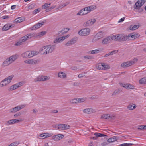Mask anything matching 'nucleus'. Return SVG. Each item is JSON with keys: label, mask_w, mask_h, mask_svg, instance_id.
<instances>
[{"label": "nucleus", "mask_w": 146, "mask_h": 146, "mask_svg": "<svg viewBox=\"0 0 146 146\" xmlns=\"http://www.w3.org/2000/svg\"><path fill=\"white\" fill-rule=\"evenodd\" d=\"M54 45H48L43 47L40 50V52L43 54H46L47 53H52L55 49Z\"/></svg>", "instance_id": "obj_1"}, {"label": "nucleus", "mask_w": 146, "mask_h": 146, "mask_svg": "<svg viewBox=\"0 0 146 146\" xmlns=\"http://www.w3.org/2000/svg\"><path fill=\"white\" fill-rule=\"evenodd\" d=\"M113 38L114 40L119 42L124 41L129 39V35L124 34H118L113 35Z\"/></svg>", "instance_id": "obj_2"}, {"label": "nucleus", "mask_w": 146, "mask_h": 146, "mask_svg": "<svg viewBox=\"0 0 146 146\" xmlns=\"http://www.w3.org/2000/svg\"><path fill=\"white\" fill-rule=\"evenodd\" d=\"M14 77L13 75L10 76L3 80L0 83L1 87L6 86L10 82L12 78Z\"/></svg>", "instance_id": "obj_3"}, {"label": "nucleus", "mask_w": 146, "mask_h": 146, "mask_svg": "<svg viewBox=\"0 0 146 146\" xmlns=\"http://www.w3.org/2000/svg\"><path fill=\"white\" fill-rule=\"evenodd\" d=\"M90 32V29L88 28H86L80 30L78 32V33L80 36H85L88 35Z\"/></svg>", "instance_id": "obj_4"}, {"label": "nucleus", "mask_w": 146, "mask_h": 146, "mask_svg": "<svg viewBox=\"0 0 146 146\" xmlns=\"http://www.w3.org/2000/svg\"><path fill=\"white\" fill-rule=\"evenodd\" d=\"M104 33L102 31H100L97 33L94 36L92 41L96 42L104 36Z\"/></svg>", "instance_id": "obj_5"}, {"label": "nucleus", "mask_w": 146, "mask_h": 146, "mask_svg": "<svg viewBox=\"0 0 146 146\" xmlns=\"http://www.w3.org/2000/svg\"><path fill=\"white\" fill-rule=\"evenodd\" d=\"M146 0H138L135 4L134 6V9H139L140 7L142 6L145 2Z\"/></svg>", "instance_id": "obj_6"}, {"label": "nucleus", "mask_w": 146, "mask_h": 146, "mask_svg": "<svg viewBox=\"0 0 146 146\" xmlns=\"http://www.w3.org/2000/svg\"><path fill=\"white\" fill-rule=\"evenodd\" d=\"M49 78H50L47 76H39L34 79V81L35 82L44 81L49 80Z\"/></svg>", "instance_id": "obj_7"}, {"label": "nucleus", "mask_w": 146, "mask_h": 146, "mask_svg": "<svg viewBox=\"0 0 146 146\" xmlns=\"http://www.w3.org/2000/svg\"><path fill=\"white\" fill-rule=\"evenodd\" d=\"M36 38L35 33H31L23 37V41H25L26 40L32 37Z\"/></svg>", "instance_id": "obj_8"}, {"label": "nucleus", "mask_w": 146, "mask_h": 146, "mask_svg": "<svg viewBox=\"0 0 146 146\" xmlns=\"http://www.w3.org/2000/svg\"><path fill=\"white\" fill-rule=\"evenodd\" d=\"M25 106V105H21L15 107L11 110L10 112L15 113L23 108Z\"/></svg>", "instance_id": "obj_9"}, {"label": "nucleus", "mask_w": 146, "mask_h": 146, "mask_svg": "<svg viewBox=\"0 0 146 146\" xmlns=\"http://www.w3.org/2000/svg\"><path fill=\"white\" fill-rule=\"evenodd\" d=\"M23 82H20L19 83L11 86L10 88L9 89V91H12L15 90L20 86H22L23 84Z\"/></svg>", "instance_id": "obj_10"}, {"label": "nucleus", "mask_w": 146, "mask_h": 146, "mask_svg": "<svg viewBox=\"0 0 146 146\" xmlns=\"http://www.w3.org/2000/svg\"><path fill=\"white\" fill-rule=\"evenodd\" d=\"M113 36H110L104 38L102 41V43L103 44H107L109 43L111 40H114L113 38Z\"/></svg>", "instance_id": "obj_11"}, {"label": "nucleus", "mask_w": 146, "mask_h": 146, "mask_svg": "<svg viewBox=\"0 0 146 146\" xmlns=\"http://www.w3.org/2000/svg\"><path fill=\"white\" fill-rule=\"evenodd\" d=\"M96 19H91L84 23L83 25L84 27L91 26L96 22Z\"/></svg>", "instance_id": "obj_12"}, {"label": "nucleus", "mask_w": 146, "mask_h": 146, "mask_svg": "<svg viewBox=\"0 0 146 146\" xmlns=\"http://www.w3.org/2000/svg\"><path fill=\"white\" fill-rule=\"evenodd\" d=\"M23 121L21 119L20 120H17V119H14L10 120L7 122V125H9L15 123H17L19 122H21Z\"/></svg>", "instance_id": "obj_13"}, {"label": "nucleus", "mask_w": 146, "mask_h": 146, "mask_svg": "<svg viewBox=\"0 0 146 146\" xmlns=\"http://www.w3.org/2000/svg\"><path fill=\"white\" fill-rule=\"evenodd\" d=\"M38 61L34 59H27L24 61L26 63L31 64H35L37 63Z\"/></svg>", "instance_id": "obj_14"}, {"label": "nucleus", "mask_w": 146, "mask_h": 146, "mask_svg": "<svg viewBox=\"0 0 146 146\" xmlns=\"http://www.w3.org/2000/svg\"><path fill=\"white\" fill-rule=\"evenodd\" d=\"M64 136L63 134H58L52 136V139L56 141H58L61 139Z\"/></svg>", "instance_id": "obj_15"}, {"label": "nucleus", "mask_w": 146, "mask_h": 146, "mask_svg": "<svg viewBox=\"0 0 146 146\" xmlns=\"http://www.w3.org/2000/svg\"><path fill=\"white\" fill-rule=\"evenodd\" d=\"M129 38H131L132 39H134L139 37L140 36V35L138 33L133 32L129 34Z\"/></svg>", "instance_id": "obj_16"}, {"label": "nucleus", "mask_w": 146, "mask_h": 146, "mask_svg": "<svg viewBox=\"0 0 146 146\" xmlns=\"http://www.w3.org/2000/svg\"><path fill=\"white\" fill-rule=\"evenodd\" d=\"M44 22L43 21L42 23H38L34 25L32 27L31 30H34L37 29L41 27L42 25L44 23Z\"/></svg>", "instance_id": "obj_17"}, {"label": "nucleus", "mask_w": 146, "mask_h": 146, "mask_svg": "<svg viewBox=\"0 0 146 146\" xmlns=\"http://www.w3.org/2000/svg\"><path fill=\"white\" fill-rule=\"evenodd\" d=\"M76 38H73L67 42L65 44V45L67 46H68L74 44V43H76Z\"/></svg>", "instance_id": "obj_18"}, {"label": "nucleus", "mask_w": 146, "mask_h": 146, "mask_svg": "<svg viewBox=\"0 0 146 146\" xmlns=\"http://www.w3.org/2000/svg\"><path fill=\"white\" fill-rule=\"evenodd\" d=\"M121 86L127 89H133L134 88V86L133 85L130 84H121Z\"/></svg>", "instance_id": "obj_19"}, {"label": "nucleus", "mask_w": 146, "mask_h": 146, "mask_svg": "<svg viewBox=\"0 0 146 146\" xmlns=\"http://www.w3.org/2000/svg\"><path fill=\"white\" fill-rule=\"evenodd\" d=\"M96 112L95 110L92 108H86L83 110L84 113H86L90 114L94 113Z\"/></svg>", "instance_id": "obj_20"}, {"label": "nucleus", "mask_w": 146, "mask_h": 146, "mask_svg": "<svg viewBox=\"0 0 146 146\" xmlns=\"http://www.w3.org/2000/svg\"><path fill=\"white\" fill-rule=\"evenodd\" d=\"M137 59L135 58L133 59L131 61L126 62L127 67L130 66L131 65L134 64L137 61Z\"/></svg>", "instance_id": "obj_21"}, {"label": "nucleus", "mask_w": 146, "mask_h": 146, "mask_svg": "<svg viewBox=\"0 0 146 146\" xmlns=\"http://www.w3.org/2000/svg\"><path fill=\"white\" fill-rule=\"evenodd\" d=\"M13 27V25H10L9 24H7L3 26L2 29V30L4 31H6L9 30L10 28Z\"/></svg>", "instance_id": "obj_22"}, {"label": "nucleus", "mask_w": 146, "mask_h": 146, "mask_svg": "<svg viewBox=\"0 0 146 146\" xmlns=\"http://www.w3.org/2000/svg\"><path fill=\"white\" fill-rule=\"evenodd\" d=\"M18 57V55L17 54L11 56L8 58V59L10 61V62L11 63L15 60L17 59Z\"/></svg>", "instance_id": "obj_23"}, {"label": "nucleus", "mask_w": 146, "mask_h": 146, "mask_svg": "<svg viewBox=\"0 0 146 146\" xmlns=\"http://www.w3.org/2000/svg\"><path fill=\"white\" fill-rule=\"evenodd\" d=\"M119 139V137L116 136H114L111 137L108 139V142L109 143L117 141Z\"/></svg>", "instance_id": "obj_24"}, {"label": "nucleus", "mask_w": 146, "mask_h": 146, "mask_svg": "<svg viewBox=\"0 0 146 146\" xmlns=\"http://www.w3.org/2000/svg\"><path fill=\"white\" fill-rule=\"evenodd\" d=\"M87 13L86 11V8H85L80 10L78 13L77 14V15H83L87 14Z\"/></svg>", "instance_id": "obj_25"}, {"label": "nucleus", "mask_w": 146, "mask_h": 146, "mask_svg": "<svg viewBox=\"0 0 146 146\" xmlns=\"http://www.w3.org/2000/svg\"><path fill=\"white\" fill-rule=\"evenodd\" d=\"M25 19L24 17H21L17 18L15 20V22L17 23H18L24 21Z\"/></svg>", "instance_id": "obj_26"}, {"label": "nucleus", "mask_w": 146, "mask_h": 146, "mask_svg": "<svg viewBox=\"0 0 146 146\" xmlns=\"http://www.w3.org/2000/svg\"><path fill=\"white\" fill-rule=\"evenodd\" d=\"M29 54V51H27L22 54L21 56L23 58H30Z\"/></svg>", "instance_id": "obj_27"}, {"label": "nucleus", "mask_w": 146, "mask_h": 146, "mask_svg": "<svg viewBox=\"0 0 146 146\" xmlns=\"http://www.w3.org/2000/svg\"><path fill=\"white\" fill-rule=\"evenodd\" d=\"M58 76L59 77L61 78H65L66 77V74L62 72H60L58 74Z\"/></svg>", "instance_id": "obj_28"}, {"label": "nucleus", "mask_w": 146, "mask_h": 146, "mask_svg": "<svg viewBox=\"0 0 146 146\" xmlns=\"http://www.w3.org/2000/svg\"><path fill=\"white\" fill-rule=\"evenodd\" d=\"M29 52L30 53V58L32 57L35 55H37L38 54V52L36 51H29Z\"/></svg>", "instance_id": "obj_29"}, {"label": "nucleus", "mask_w": 146, "mask_h": 146, "mask_svg": "<svg viewBox=\"0 0 146 146\" xmlns=\"http://www.w3.org/2000/svg\"><path fill=\"white\" fill-rule=\"evenodd\" d=\"M135 105L133 104H130L127 107V109L129 110H133L136 107Z\"/></svg>", "instance_id": "obj_30"}, {"label": "nucleus", "mask_w": 146, "mask_h": 146, "mask_svg": "<svg viewBox=\"0 0 146 146\" xmlns=\"http://www.w3.org/2000/svg\"><path fill=\"white\" fill-rule=\"evenodd\" d=\"M139 82L141 84H146V78L143 77L142 78L139 80Z\"/></svg>", "instance_id": "obj_31"}, {"label": "nucleus", "mask_w": 146, "mask_h": 146, "mask_svg": "<svg viewBox=\"0 0 146 146\" xmlns=\"http://www.w3.org/2000/svg\"><path fill=\"white\" fill-rule=\"evenodd\" d=\"M63 41L62 37H60L54 39V43L56 44L59 43Z\"/></svg>", "instance_id": "obj_32"}, {"label": "nucleus", "mask_w": 146, "mask_h": 146, "mask_svg": "<svg viewBox=\"0 0 146 146\" xmlns=\"http://www.w3.org/2000/svg\"><path fill=\"white\" fill-rule=\"evenodd\" d=\"M94 135L97 137H103L105 136H107L105 135L104 134H102L99 133H94Z\"/></svg>", "instance_id": "obj_33"}, {"label": "nucleus", "mask_w": 146, "mask_h": 146, "mask_svg": "<svg viewBox=\"0 0 146 146\" xmlns=\"http://www.w3.org/2000/svg\"><path fill=\"white\" fill-rule=\"evenodd\" d=\"M22 39L23 37L21 38L20 40H19L16 43L15 45V46H19L21 45L22 44V43L25 42L23 41Z\"/></svg>", "instance_id": "obj_34"}, {"label": "nucleus", "mask_w": 146, "mask_h": 146, "mask_svg": "<svg viewBox=\"0 0 146 146\" xmlns=\"http://www.w3.org/2000/svg\"><path fill=\"white\" fill-rule=\"evenodd\" d=\"M109 114L102 115L101 118L104 119H109Z\"/></svg>", "instance_id": "obj_35"}, {"label": "nucleus", "mask_w": 146, "mask_h": 146, "mask_svg": "<svg viewBox=\"0 0 146 146\" xmlns=\"http://www.w3.org/2000/svg\"><path fill=\"white\" fill-rule=\"evenodd\" d=\"M103 63H100L96 66L98 70H103Z\"/></svg>", "instance_id": "obj_36"}, {"label": "nucleus", "mask_w": 146, "mask_h": 146, "mask_svg": "<svg viewBox=\"0 0 146 146\" xmlns=\"http://www.w3.org/2000/svg\"><path fill=\"white\" fill-rule=\"evenodd\" d=\"M11 63L10 62V61L9 60L8 58L5 60L3 63V64L5 66H7Z\"/></svg>", "instance_id": "obj_37"}, {"label": "nucleus", "mask_w": 146, "mask_h": 146, "mask_svg": "<svg viewBox=\"0 0 146 146\" xmlns=\"http://www.w3.org/2000/svg\"><path fill=\"white\" fill-rule=\"evenodd\" d=\"M121 92L120 90L117 89L114 91L112 94V96H116V95L119 94Z\"/></svg>", "instance_id": "obj_38"}, {"label": "nucleus", "mask_w": 146, "mask_h": 146, "mask_svg": "<svg viewBox=\"0 0 146 146\" xmlns=\"http://www.w3.org/2000/svg\"><path fill=\"white\" fill-rule=\"evenodd\" d=\"M139 27L137 25H131V26L130 29L131 30H135L138 29Z\"/></svg>", "instance_id": "obj_39"}, {"label": "nucleus", "mask_w": 146, "mask_h": 146, "mask_svg": "<svg viewBox=\"0 0 146 146\" xmlns=\"http://www.w3.org/2000/svg\"><path fill=\"white\" fill-rule=\"evenodd\" d=\"M50 3H46L42 6V9H46L50 7Z\"/></svg>", "instance_id": "obj_40"}, {"label": "nucleus", "mask_w": 146, "mask_h": 146, "mask_svg": "<svg viewBox=\"0 0 146 146\" xmlns=\"http://www.w3.org/2000/svg\"><path fill=\"white\" fill-rule=\"evenodd\" d=\"M64 124H60L58 125V129L61 130H64Z\"/></svg>", "instance_id": "obj_41"}, {"label": "nucleus", "mask_w": 146, "mask_h": 146, "mask_svg": "<svg viewBox=\"0 0 146 146\" xmlns=\"http://www.w3.org/2000/svg\"><path fill=\"white\" fill-rule=\"evenodd\" d=\"M100 51L98 49H96L91 51V54H97L99 53Z\"/></svg>", "instance_id": "obj_42"}, {"label": "nucleus", "mask_w": 146, "mask_h": 146, "mask_svg": "<svg viewBox=\"0 0 146 146\" xmlns=\"http://www.w3.org/2000/svg\"><path fill=\"white\" fill-rule=\"evenodd\" d=\"M70 102L72 104L77 103L79 102V101H78V99H74L71 100Z\"/></svg>", "instance_id": "obj_43"}, {"label": "nucleus", "mask_w": 146, "mask_h": 146, "mask_svg": "<svg viewBox=\"0 0 146 146\" xmlns=\"http://www.w3.org/2000/svg\"><path fill=\"white\" fill-rule=\"evenodd\" d=\"M35 3H32L30 4L28 7V9H31L34 8L35 7Z\"/></svg>", "instance_id": "obj_44"}, {"label": "nucleus", "mask_w": 146, "mask_h": 146, "mask_svg": "<svg viewBox=\"0 0 146 146\" xmlns=\"http://www.w3.org/2000/svg\"><path fill=\"white\" fill-rule=\"evenodd\" d=\"M103 64L104 66L103 67V69L106 70L107 69L110 68H109V66L108 64H106L104 63H103Z\"/></svg>", "instance_id": "obj_45"}, {"label": "nucleus", "mask_w": 146, "mask_h": 146, "mask_svg": "<svg viewBox=\"0 0 146 146\" xmlns=\"http://www.w3.org/2000/svg\"><path fill=\"white\" fill-rule=\"evenodd\" d=\"M118 52V50H113V51H112L111 52H110L109 53V54H110V55H113L115 53H117Z\"/></svg>", "instance_id": "obj_46"}, {"label": "nucleus", "mask_w": 146, "mask_h": 146, "mask_svg": "<svg viewBox=\"0 0 146 146\" xmlns=\"http://www.w3.org/2000/svg\"><path fill=\"white\" fill-rule=\"evenodd\" d=\"M36 38H38V37H40L43 36V35L41 33V32L38 33L36 34L35 33Z\"/></svg>", "instance_id": "obj_47"}, {"label": "nucleus", "mask_w": 146, "mask_h": 146, "mask_svg": "<svg viewBox=\"0 0 146 146\" xmlns=\"http://www.w3.org/2000/svg\"><path fill=\"white\" fill-rule=\"evenodd\" d=\"M36 38H38V37H40L43 36V35L41 33V32L38 33L36 34L35 33Z\"/></svg>", "instance_id": "obj_48"}, {"label": "nucleus", "mask_w": 146, "mask_h": 146, "mask_svg": "<svg viewBox=\"0 0 146 146\" xmlns=\"http://www.w3.org/2000/svg\"><path fill=\"white\" fill-rule=\"evenodd\" d=\"M69 30V28H65L63 30H62L61 31H59V33H61L63 31H64V33H67Z\"/></svg>", "instance_id": "obj_49"}, {"label": "nucleus", "mask_w": 146, "mask_h": 146, "mask_svg": "<svg viewBox=\"0 0 146 146\" xmlns=\"http://www.w3.org/2000/svg\"><path fill=\"white\" fill-rule=\"evenodd\" d=\"M40 11L39 9H37L35 10L32 12V14L35 15L38 12Z\"/></svg>", "instance_id": "obj_50"}, {"label": "nucleus", "mask_w": 146, "mask_h": 146, "mask_svg": "<svg viewBox=\"0 0 146 146\" xmlns=\"http://www.w3.org/2000/svg\"><path fill=\"white\" fill-rule=\"evenodd\" d=\"M132 145L131 143H123L120 144L119 146H130Z\"/></svg>", "instance_id": "obj_51"}, {"label": "nucleus", "mask_w": 146, "mask_h": 146, "mask_svg": "<svg viewBox=\"0 0 146 146\" xmlns=\"http://www.w3.org/2000/svg\"><path fill=\"white\" fill-rule=\"evenodd\" d=\"M109 119H114L115 118V116L113 114H109Z\"/></svg>", "instance_id": "obj_52"}, {"label": "nucleus", "mask_w": 146, "mask_h": 146, "mask_svg": "<svg viewBox=\"0 0 146 146\" xmlns=\"http://www.w3.org/2000/svg\"><path fill=\"white\" fill-rule=\"evenodd\" d=\"M18 145V143H17L14 142L11 143L8 146H17Z\"/></svg>", "instance_id": "obj_53"}, {"label": "nucleus", "mask_w": 146, "mask_h": 146, "mask_svg": "<svg viewBox=\"0 0 146 146\" xmlns=\"http://www.w3.org/2000/svg\"><path fill=\"white\" fill-rule=\"evenodd\" d=\"M89 7H90L91 11L96 8V7L95 6L92 5Z\"/></svg>", "instance_id": "obj_54"}, {"label": "nucleus", "mask_w": 146, "mask_h": 146, "mask_svg": "<svg viewBox=\"0 0 146 146\" xmlns=\"http://www.w3.org/2000/svg\"><path fill=\"white\" fill-rule=\"evenodd\" d=\"M84 58H86L88 59H91L92 58V57L88 55L84 56Z\"/></svg>", "instance_id": "obj_55"}, {"label": "nucleus", "mask_w": 146, "mask_h": 146, "mask_svg": "<svg viewBox=\"0 0 146 146\" xmlns=\"http://www.w3.org/2000/svg\"><path fill=\"white\" fill-rule=\"evenodd\" d=\"M21 114L22 113L21 112H19L17 113L16 114H15L14 115V116L15 117H18L19 116H20L21 115Z\"/></svg>", "instance_id": "obj_56"}, {"label": "nucleus", "mask_w": 146, "mask_h": 146, "mask_svg": "<svg viewBox=\"0 0 146 146\" xmlns=\"http://www.w3.org/2000/svg\"><path fill=\"white\" fill-rule=\"evenodd\" d=\"M65 124V126H64V130H66V129H69L70 128V126L68 125H67V124Z\"/></svg>", "instance_id": "obj_57"}, {"label": "nucleus", "mask_w": 146, "mask_h": 146, "mask_svg": "<svg viewBox=\"0 0 146 146\" xmlns=\"http://www.w3.org/2000/svg\"><path fill=\"white\" fill-rule=\"evenodd\" d=\"M45 134V133L40 134V137L42 138V139L45 138H46V135Z\"/></svg>", "instance_id": "obj_58"}, {"label": "nucleus", "mask_w": 146, "mask_h": 146, "mask_svg": "<svg viewBox=\"0 0 146 146\" xmlns=\"http://www.w3.org/2000/svg\"><path fill=\"white\" fill-rule=\"evenodd\" d=\"M80 84V83L78 82H75L73 83V85L76 86H78Z\"/></svg>", "instance_id": "obj_59"}, {"label": "nucleus", "mask_w": 146, "mask_h": 146, "mask_svg": "<svg viewBox=\"0 0 146 146\" xmlns=\"http://www.w3.org/2000/svg\"><path fill=\"white\" fill-rule=\"evenodd\" d=\"M121 66L123 68L127 67L126 62L122 63L121 64Z\"/></svg>", "instance_id": "obj_60"}, {"label": "nucleus", "mask_w": 146, "mask_h": 146, "mask_svg": "<svg viewBox=\"0 0 146 146\" xmlns=\"http://www.w3.org/2000/svg\"><path fill=\"white\" fill-rule=\"evenodd\" d=\"M86 11L87 13H88L91 11L90 9V8L89 6L85 7Z\"/></svg>", "instance_id": "obj_61"}, {"label": "nucleus", "mask_w": 146, "mask_h": 146, "mask_svg": "<svg viewBox=\"0 0 146 146\" xmlns=\"http://www.w3.org/2000/svg\"><path fill=\"white\" fill-rule=\"evenodd\" d=\"M69 36L68 35H67L66 36H63L62 37V40H64L65 39H66V38H68L69 37Z\"/></svg>", "instance_id": "obj_62"}, {"label": "nucleus", "mask_w": 146, "mask_h": 146, "mask_svg": "<svg viewBox=\"0 0 146 146\" xmlns=\"http://www.w3.org/2000/svg\"><path fill=\"white\" fill-rule=\"evenodd\" d=\"M45 134L46 135V138L50 137L52 135L51 133H45Z\"/></svg>", "instance_id": "obj_63"}, {"label": "nucleus", "mask_w": 146, "mask_h": 146, "mask_svg": "<svg viewBox=\"0 0 146 146\" xmlns=\"http://www.w3.org/2000/svg\"><path fill=\"white\" fill-rule=\"evenodd\" d=\"M79 102H83L84 101V98H78V99Z\"/></svg>", "instance_id": "obj_64"}]
</instances>
